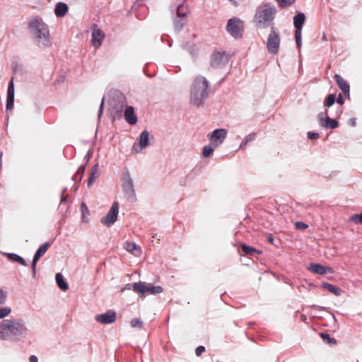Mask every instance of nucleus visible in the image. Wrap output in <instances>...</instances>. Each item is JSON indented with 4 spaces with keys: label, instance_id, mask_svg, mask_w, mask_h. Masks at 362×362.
<instances>
[{
    "label": "nucleus",
    "instance_id": "f257e3e1",
    "mask_svg": "<svg viewBox=\"0 0 362 362\" xmlns=\"http://www.w3.org/2000/svg\"><path fill=\"white\" fill-rule=\"evenodd\" d=\"M28 328L23 319H5L0 322V339L19 341L27 335Z\"/></svg>",
    "mask_w": 362,
    "mask_h": 362
},
{
    "label": "nucleus",
    "instance_id": "f03ea898",
    "mask_svg": "<svg viewBox=\"0 0 362 362\" xmlns=\"http://www.w3.org/2000/svg\"><path fill=\"white\" fill-rule=\"evenodd\" d=\"M209 84L206 78L202 76H197L191 87L190 104L196 106H202L209 97Z\"/></svg>",
    "mask_w": 362,
    "mask_h": 362
},
{
    "label": "nucleus",
    "instance_id": "7ed1b4c3",
    "mask_svg": "<svg viewBox=\"0 0 362 362\" xmlns=\"http://www.w3.org/2000/svg\"><path fill=\"white\" fill-rule=\"evenodd\" d=\"M276 13V8L269 3L259 6L254 16L253 23L256 28L264 29L273 25V21Z\"/></svg>",
    "mask_w": 362,
    "mask_h": 362
},
{
    "label": "nucleus",
    "instance_id": "20e7f679",
    "mask_svg": "<svg viewBox=\"0 0 362 362\" xmlns=\"http://www.w3.org/2000/svg\"><path fill=\"white\" fill-rule=\"evenodd\" d=\"M32 36L37 40V44L42 47L49 45V30L47 25L38 18H33L29 23Z\"/></svg>",
    "mask_w": 362,
    "mask_h": 362
},
{
    "label": "nucleus",
    "instance_id": "39448f33",
    "mask_svg": "<svg viewBox=\"0 0 362 362\" xmlns=\"http://www.w3.org/2000/svg\"><path fill=\"white\" fill-rule=\"evenodd\" d=\"M281 42L280 33L274 28L271 26L270 32L267 40V48L270 54H276L279 51Z\"/></svg>",
    "mask_w": 362,
    "mask_h": 362
},
{
    "label": "nucleus",
    "instance_id": "423d86ee",
    "mask_svg": "<svg viewBox=\"0 0 362 362\" xmlns=\"http://www.w3.org/2000/svg\"><path fill=\"white\" fill-rule=\"evenodd\" d=\"M132 289L137 293H149L156 295L163 291V287L160 286H153L146 282H135L132 285Z\"/></svg>",
    "mask_w": 362,
    "mask_h": 362
},
{
    "label": "nucleus",
    "instance_id": "0eeeda50",
    "mask_svg": "<svg viewBox=\"0 0 362 362\" xmlns=\"http://www.w3.org/2000/svg\"><path fill=\"white\" fill-rule=\"evenodd\" d=\"M122 187L128 199L132 201L134 200L136 193L134 188V183L127 169H124Z\"/></svg>",
    "mask_w": 362,
    "mask_h": 362
},
{
    "label": "nucleus",
    "instance_id": "6e6552de",
    "mask_svg": "<svg viewBox=\"0 0 362 362\" xmlns=\"http://www.w3.org/2000/svg\"><path fill=\"white\" fill-rule=\"evenodd\" d=\"M226 29L233 37H241L244 30L243 22L238 18H232L228 21Z\"/></svg>",
    "mask_w": 362,
    "mask_h": 362
},
{
    "label": "nucleus",
    "instance_id": "1a4fd4ad",
    "mask_svg": "<svg viewBox=\"0 0 362 362\" xmlns=\"http://www.w3.org/2000/svg\"><path fill=\"white\" fill-rule=\"evenodd\" d=\"M229 58L225 51H215L211 56L210 65L214 69L221 68L228 64Z\"/></svg>",
    "mask_w": 362,
    "mask_h": 362
},
{
    "label": "nucleus",
    "instance_id": "9d476101",
    "mask_svg": "<svg viewBox=\"0 0 362 362\" xmlns=\"http://www.w3.org/2000/svg\"><path fill=\"white\" fill-rule=\"evenodd\" d=\"M118 214L119 204L115 202L106 216L101 219V223L107 227L111 226L117 221Z\"/></svg>",
    "mask_w": 362,
    "mask_h": 362
},
{
    "label": "nucleus",
    "instance_id": "9b49d317",
    "mask_svg": "<svg viewBox=\"0 0 362 362\" xmlns=\"http://www.w3.org/2000/svg\"><path fill=\"white\" fill-rule=\"evenodd\" d=\"M227 135V130L225 129H217L213 131L210 134H209V139L210 142L218 147L221 145L224 139H226Z\"/></svg>",
    "mask_w": 362,
    "mask_h": 362
},
{
    "label": "nucleus",
    "instance_id": "f8f14e48",
    "mask_svg": "<svg viewBox=\"0 0 362 362\" xmlns=\"http://www.w3.org/2000/svg\"><path fill=\"white\" fill-rule=\"evenodd\" d=\"M51 245V243L47 242L44 244H42L36 251L33 259L32 262V272H33V276H35L36 274V265L37 261L40 259L41 257H42L46 252L47 251L48 248Z\"/></svg>",
    "mask_w": 362,
    "mask_h": 362
},
{
    "label": "nucleus",
    "instance_id": "ddd939ff",
    "mask_svg": "<svg viewBox=\"0 0 362 362\" xmlns=\"http://www.w3.org/2000/svg\"><path fill=\"white\" fill-rule=\"evenodd\" d=\"M325 114L327 115L324 117V113H320L318 115V118L320 120V125L326 129H334L339 126V123L337 120L334 119H331L328 115L327 110H326Z\"/></svg>",
    "mask_w": 362,
    "mask_h": 362
},
{
    "label": "nucleus",
    "instance_id": "4468645a",
    "mask_svg": "<svg viewBox=\"0 0 362 362\" xmlns=\"http://www.w3.org/2000/svg\"><path fill=\"white\" fill-rule=\"evenodd\" d=\"M117 315L115 311L109 310L106 313L96 315L95 320L100 324L107 325L115 322Z\"/></svg>",
    "mask_w": 362,
    "mask_h": 362
},
{
    "label": "nucleus",
    "instance_id": "2eb2a0df",
    "mask_svg": "<svg viewBox=\"0 0 362 362\" xmlns=\"http://www.w3.org/2000/svg\"><path fill=\"white\" fill-rule=\"evenodd\" d=\"M149 132L146 130L141 133L139 139V145L136 144H134V148L136 152L141 151L149 145Z\"/></svg>",
    "mask_w": 362,
    "mask_h": 362
},
{
    "label": "nucleus",
    "instance_id": "dca6fc26",
    "mask_svg": "<svg viewBox=\"0 0 362 362\" xmlns=\"http://www.w3.org/2000/svg\"><path fill=\"white\" fill-rule=\"evenodd\" d=\"M105 38V35L103 31L97 28L95 25H94V28L92 32V44L96 48L99 47L103 39Z\"/></svg>",
    "mask_w": 362,
    "mask_h": 362
},
{
    "label": "nucleus",
    "instance_id": "f3484780",
    "mask_svg": "<svg viewBox=\"0 0 362 362\" xmlns=\"http://www.w3.org/2000/svg\"><path fill=\"white\" fill-rule=\"evenodd\" d=\"M14 84H13V78L10 81L8 90H7V99H6V110H11L13 108L14 105Z\"/></svg>",
    "mask_w": 362,
    "mask_h": 362
},
{
    "label": "nucleus",
    "instance_id": "a211bd4d",
    "mask_svg": "<svg viewBox=\"0 0 362 362\" xmlns=\"http://www.w3.org/2000/svg\"><path fill=\"white\" fill-rule=\"evenodd\" d=\"M336 82L345 95H349L350 86L349 83L339 75H334Z\"/></svg>",
    "mask_w": 362,
    "mask_h": 362
},
{
    "label": "nucleus",
    "instance_id": "6ab92c4d",
    "mask_svg": "<svg viewBox=\"0 0 362 362\" xmlns=\"http://www.w3.org/2000/svg\"><path fill=\"white\" fill-rule=\"evenodd\" d=\"M305 21V16L303 13L299 12L293 17V25L295 32H302L303 25Z\"/></svg>",
    "mask_w": 362,
    "mask_h": 362
},
{
    "label": "nucleus",
    "instance_id": "aec40b11",
    "mask_svg": "<svg viewBox=\"0 0 362 362\" xmlns=\"http://www.w3.org/2000/svg\"><path fill=\"white\" fill-rule=\"evenodd\" d=\"M125 120L131 125L135 124L137 122V117L134 113V109L132 106L126 108L124 113Z\"/></svg>",
    "mask_w": 362,
    "mask_h": 362
},
{
    "label": "nucleus",
    "instance_id": "412c9836",
    "mask_svg": "<svg viewBox=\"0 0 362 362\" xmlns=\"http://www.w3.org/2000/svg\"><path fill=\"white\" fill-rule=\"evenodd\" d=\"M308 269L313 272L314 274H325L327 272L328 270H331L329 268L324 267L317 263L310 264V266L308 267Z\"/></svg>",
    "mask_w": 362,
    "mask_h": 362
},
{
    "label": "nucleus",
    "instance_id": "4be33fe9",
    "mask_svg": "<svg viewBox=\"0 0 362 362\" xmlns=\"http://www.w3.org/2000/svg\"><path fill=\"white\" fill-rule=\"evenodd\" d=\"M68 6L66 4L63 2H59L57 4L54 8V14L58 18L64 17L68 12Z\"/></svg>",
    "mask_w": 362,
    "mask_h": 362
},
{
    "label": "nucleus",
    "instance_id": "5701e85b",
    "mask_svg": "<svg viewBox=\"0 0 362 362\" xmlns=\"http://www.w3.org/2000/svg\"><path fill=\"white\" fill-rule=\"evenodd\" d=\"M99 170H100V168H99L98 163L95 164L91 168V170L89 174L88 180V187H90L93 185V182L95 180V179L99 176V175H100Z\"/></svg>",
    "mask_w": 362,
    "mask_h": 362
},
{
    "label": "nucleus",
    "instance_id": "b1692460",
    "mask_svg": "<svg viewBox=\"0 0 362 362\" xmlns=\"http://www.w3.org/2000/svg\"><path fill=\"white\" fill-rule=\"evenodd\" d=\"M189 13V8L187 4H179L176 8V16L177 18L184 17L187 18Z\"/></svg>",
    "mask_w": 362,
    "mask_h": 362
},
{
    "label": "nucleus",
    "instance_id": "393cba45",
    "mask_svg": "<svg viewBox=\"0 0 362 362\" xmlns=\"http://www.w3.org/2000/svg\"><path fill=\"white\" fill-rule=\"evenodd\" d=\"M7 259L12 262H18L21 265L27 266V263L25 259L16 253H4Z\"/></svg>",
    "mask_w": 362,
    "mask_h": 362
},
{
    "label": "nucleus",
    "instance_id": "a878e982",
    "mask_svg": "<svg viewBox=\"0 0 362 362\" xmlns=\"http://www.w3.org/2000/svg\"><path fill=\"white\" fill-rule=\"evenodd\" d=\"M125 249L135 256H139L141 253V248L134 243L127 242L125 243Z\"/></svg>",
    "mask_w": 362,
    "mask_h": 362
},
{
    "label": "nucleus",
    "instance_id": "bb28decb",
    "mask_svg": "<svg viewBox=\"0 0 362 362\" xmlns=\"http://www.w3.org/2000/svg\"><path fill=\"white\" fill-rule=\"evenodd\" d=\"M186 23H187V18H184V17L177 18V16H176V17L173 20L174 29L177 32H180L183 28V27L185 26V25Z\"/></svg>",
    "mask_w": 362,
    "mask_h": 362
},
{
    "label": "nucleus",
    "instance_id": "cd10ccee",
    "mask_svg": "<svg viewBox=\"0 0 362 362\" xmlns=\"http://www.w3.org/2000/svg\"><path fill=\"white\" fill-rule=\"evenodd\" d=\"M322 288L328 290L330 293H334L337 296H339L342 293V290L331 284L324 282L322 285Z\"/></svg>",
    "mask_w": 362,
    "mask_h": 362
},
{
    "label": "nucleus",
    "instance_id": "c85d7f7f",
    "mask_svg": "<svg viewBox=\"0 0 362 362\" xmlns=\"http://www.w3.org/2000/svg\"><path fill=\"white\" fill-rule=\"evenodd\" d=\"M55 279L58 286L61 290L66 291L69 288V286L65 281L62 274L57 273L56 274Z\"/></svg>",
    "mask_w": 362,
    "mask_h": 362
},
{
    "label": "nucleus",
    "instance_id": "c756f323",
    "mask_svg": "<svg viewBox=\"0 0 362 362\" xmlns=\"http://www.w3.org/2000/svg\"><path fill=\"white\" fill-rule=\"evenodd\" d=\"M241 250L247 255L253 256L255 253L261 254L262 251L255 249V247L246 245L245 244L241 245Z\"/></svg>",
    "mask_w": 362,
    "mask_h": 362
},
{
    "label": "nucleus",
    "instance_id": "7c9ffc66",
    "mask_svg": "<svg viewBox=\"0 0 362 362\" xmlns=\"http://www.w3.org/2000/svg\"><path fill=\"white\" fill-rule=\"evenodd\" d=\"M216 148L217 147L210 142L209 145L204 146L202 151L203 156L205 158L209 157L212 154Z\"/></svg>",
    "mask_w": 362,
    "mask_h": 362
},
{
    "label": "nucleus",
    "instance_id": "2f4dec72",
    "mask_svg": "<svg viewBox=\"0 0 362 362\" xmlns=\"http://www.w3.org/2000/svg\"><path fill=\"white\" fill-rule=\"evenodd\" d=\"M321 338L325 341L327 344H336L337 340L334 338H332L329 334L327 333H321L320 334Z\"/></svg>",
    "mask_w": 362,
    "mask_h": 362
},
{
    "label": "nucleus",
    "instance_id": "473e14b6",
    "mask_svg": "<svg viewBox=\"0 0 362 362\" xmlns=\"http://www.w3.org/2000/svg\"><path fill=\"white\" fill-rule=\"evenodd\" d=\"M335 95L334 94H329L325 99L324 102V105L325 107H329L332 105H334L335 102Z\"/></svg>",
    "mask_w": 362,
    "mask_h": 362
},
{
    "label": "nucleus",
    "instance_id": "72a5a7b5",
    "mask_svg": "<svg viewBox=\"0 0 362 362\" xmlns=\"http://www.w3.org/2000/svg\"><path fill=\"white\" fill-rule=\"evenodd\" d=\"M276 1L277 2L278 5L281 8H285L288 6H291L293 4H294L296 1V0H276Z\"/></svg>",
    "mask_w": 362,
    "mask_h": 362
},
{
    "label": "nucleus",
    "instance_id": "f704fd0d",
    "mask_svg": "<svg viewBox=\"0 0 362 362\" xmlns=\"http://www.w3.org/2000/svg\"><path fill=\"white\" fill-rule=\"evenodd\" d=\"M11 312L10 307H4L0 308V319L7 317Z\"/></svg>",
    "mask_w": 362,
    "mask_h": 362
},
{
    "label": "nucleus",
    "instance_id": "c9c22d12",
    "mask_svg": "<svg viewBox=\"0 0 362 362\" xmlns=\"http://www.w3.org/2000/svg\"><path fill=\"white\" fill-rule=\"evenodd\" d=\"M130 325L134 328H142L143 327V322L138 318H134L131 320Z\"/></svg>",
    "mask_w": 362,
    "mask_h": 362
},
{
    "label": "nucleus",
    "instance_id": "e433bc0d",
    "mask_svg": "<svg viewBox=\"0 0 362 362\" xmlns=\"http://www.w3.org/2000/svg\"><path fill=\"white\" fill-rule=\"evenodd\" d=\"M295 37L297 47L300 48L302 46V32H295Z\"/></svg>",
    "mask_w": 362,
    "mask_h": 362
},
{
    "label": "nucleus",
    "instance_id": "4c0bfd02",
    "mask_svg": "<svg viewBox=\"0 0 362 362\" xmlns=\"http://www.w3.org/2000/svg\"><path fill=\"white\" fill-rule=\"evenodd\" d=\"M351 220L356 224H362V214L353 215Z\"/></svg>",
    "mask_w": 362,
    "mask_h": 362
},
{
    "label": "nucleus",
    "instance_id": "58836bf2",
    "mask_svg": "<svg viewBox=\"0 0 362 362\" xmlns=\"http://www.w3.org/2000/svg\"><path fill=\"white\" fill-rule=\"evenodd\" d=\"M6 297L7 293L3 289H0V305H2L5 303Z\"/></svg>",
    "mask_w": 362,
    "mask_h": 362
},
{
    "label": "nucleus",
    "instance_id": "ea45409f",
    "mask_svg": "<svg viewBox=\"0 0 362 362\" xmlns=\"http://www.w3.org/2000/svg\"><path fill=\"white\" fill-rule=\"evenodd\" d=\"M295 226L297 229H300V230H304V229H306L308 228V226L303 223V222H300V221H297L295 223Z\"/></svg>",
    "mask_w": 362,
    "mask_h": 362
},
{
    "label": "nucleus",
    "instance_id": "a19ab883",
    "mask_svg": "<svg viewBox=\"0 0 362 362\" xmlns=\"http://www.w3.org/2000/svg\"><path fill=\"white\" fill-rule=\"evenodd\" d=\"M84 171H85V165L79 166V168H78V170L76 171V173L78 174V182H80L81 180L82 177L84 173Z\"/></svg>",
    "mask_w": 362,
    "mask_h": 362
},
{
    "label": "nucleus",
    "instance_id": "79ce46f5",
    "mask_svg": "<svg viewBox=\"0 0 362 362\" xmlns=\"http://www.w3.org/2000/svg\"><path fill=\"white\" fill-rule=\"evenodd\" d=\"M320 136L318 133L309 132H308V138L309 139H317Z\"/></svg>",
    "mask_w": 362,
    "mask_h": 362
},
{
    "label": "nucleus",
    "instance_id": "37998d69",
    "mask_svg": "<svg viewBox=\"0 0 362 362\" xmlns=\"http://www.w3.org/2000/svg\"><path fill=\"white\" fill-rule=\"evenodd\" d=\"M205 351V347L203 346H199L195 349V354L197 356H199L202 355V354Z\"/></svg>",
    "mask_w": 362,
    "mask_h": 362
},
{
    "label": "nucleus",
    "instance_id": "c03bdc74",
    "mask_svg": "<svg viewBox=\"0 0 362 362\" xmlns=\"http://www.w3.org/2000/svg\"><path fill=\"white\" fill-rule=\"evenodd\" d=\"M189 53H190L193 57H195V56H197V54L198 49H197V47L194 45H193L190 47V49H189Z\"/></svg>",
    "mask_w": 362,
    "mask_h": 362
},
{
    "label": "nucleus",
    "instance_id": "a18cd8bd",
    "mask_svg": "<svg viewBox=\"0 0 362 362\" xmlns=\"http://www.w3.org/2000/svg\"><path fill=\"white\" fill-rule=\"evenodd\" d=\"M256 136H257L256 133H251V134H248L247 136H246L245 137V139L248 141V143H249V142H250V141H252L255 140V138H256Z\"/></svg>",
    "mask_w": 362,
    "mask_h": 362
},
{
    "label": "nucleus",
    "instance_id": "49530a36",
    "mask_svg": "<svg viewBox=\"0 0 362 362\" xmlns=\"http://www.w3.org/2000/svg\"><path fill=\"white\" fill-rule=\"evenodd\" d=\"M103 107H104V98H103L102 101H101V103L100 105V108H99V111H98V117L100 118L102 115H103Z\"/></svg>",
    "mask_w": 362,
    "mask_h": 362
},
{
    "label": "nucleus",
    "instance_id": "de8ad7c7",
    "mask_svg": "<svg viewBox=\"0 0 362 362\" xmlns=\"http://www.w3.org/2000/svg\"><path fill=\"white\" fill-rule=\"evenodd\" d=\"M337 103H339L341 105H342L344 103V100L341 94H339L338 95V98L337 99Z\"/></svg>",
    "mask_w": 362,
    "mask_h": 362
},
{
    "label": "nucleus",
    "instance_id": "09e8293b",
    "mask_svg": "<svg viewBox=\"0 0 362 362\" xmlns=\"http://www.w3.org/2000/svg\"><path fill=\"white\" fill-rule=\"evenodd\" d=\"M66 191V189H64L63 191H62V199H61V202H60V204H62L64 202H66V197L64 196V192Z\"/></svg>",
    "mask_w": 362,
    "mask_h": 362
},
{
    "label": "nucleus",
    "instance_id": "8fccbe9b",
    "mask_svg": "<svg viewBox=\"0 0 362 362\" xmlns=\"http://www.w3.org/2000/svg\"><path fill=\"white\" fill-rule=\"evenodd\" d=\"M29 361L30 362H37L38 361L37 357L36 356L32 355L29 358Z\"/></svg>",
    "mask_w": 362,
    "mask_h": 362
},
{
    "label": "nucleus",
    "instance_id": "3c124183",
    "mask_svg": "<svg viewBox=\"0 0 362 362\" xmlns=\"http://www.w3.org/2000/svg\"><path fill=\"white\" fill-rule=\"evenodd\" d=\"M247 144H248V141H247L245 139H243V142H242V143H241V144H240V148H243L244 146H245Z\"/></svg>",
    "mask_w": 362,
    "mask_h": 362
},
{
    "label": "nucleus",
    "instance_id": "603ef678",
    "mask_svg": "<svg viewBox=\"0 0 362 362\" xmlns=\"http://www.w3.org/2000/svg\"><path fill=\"white\" fill-rule=\"evenodd\" d=\"M72 180H74L75 182H77L78 181V174L77 173H76L73 177H72Z\"/></svg>",
    "mask_w": 362,
    "mask_h": 362
},
{
    "label": "nucleus",
    "instance_id": "864d4df0",
    "mask_svg": "<svg viewBox=\"0 0 362 362\" xmlns=\"http://www.w3.org/2000/svg\"><path fill=\"white\" fill-rule=\"evenodd\" d=\"M267 241L271 243V244H274V238L272 236V235H269L268 238H267Z\"/></svg>",
    "mask_w": 362,
    "mask_h": 362
},
{
    "label": "nucleus",
    "instance_id": "5fc2aeb1",
    "mask_svg": "<svg viewBox=\"0 0 362 362\" xmlns=\"http://www.w3.org/2000/svg\"><path fill=\"white\" fill-rule=\"evenodd\" d=\"M228 1H230L235 6H238V5H239L236 0H228Z\"/></svg>",
    "mask_w": 362,
    "mask_h": 362
},
{
    "label": "nucleus",
    "instance_id": "6e6d98bb",
    "mask_svg": "<svg viewBox=\"0 0 362 362\" xmlns=\"http://www.w3.org/2000/svg\"><path fill=\"white\" fill-rule=\"evenodd\" d=\"M132 285L133 284H127L124 288H126V289H131L132 288Z\"/></svg>",
    "mask_w": 362,
    "mask_h": 362
},
{
    "label": "nucleus",
    "instance_id": "4d7b16f0",
    "mask_svg": "<svg viewBox=\"0 0 362 362\" xmlns=\"http://www.w3.org/2000/svg\"><path fill=\"white\" fill-rule=\"evenodd\" d=\"M322 40H325V41L327 40V36H326L325 33H323V35H322Z\"/></svg>",
    "mask_w": 362,
    "mask_h": 362
},
{
    "label": "nucleus",
    "instance_id": "13d9d810",
    "mask_svg": "<svg viewBox=\"0 0 362 362\" xmlns=\"http://www.w3.org/2000/svg\"><path fill=\"white\" fill-rule=\"evenodd\" d=\"M81 209H82V210H83V209H87L84 203H83V204H81Z\"/></svg>",
    "mask_w": 362,
    "mask_h": 362
},
{
    "label": "nucleus",
    "instance_id": "bf43d9fd",
    "mask_svg": "<svg viewBox=\"0 0 362 362\" xmlns=\"http://www.w3.org/2000/svg\"><path fill=\"white\" fill-rule=\"evenodd\" d=\"M352 124L355 125V122L354 121L352 122Z\"/></svg>",
    "mask_w": 362,
    "mask_h": 362
}]
</instances>
